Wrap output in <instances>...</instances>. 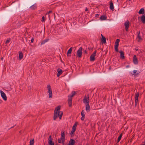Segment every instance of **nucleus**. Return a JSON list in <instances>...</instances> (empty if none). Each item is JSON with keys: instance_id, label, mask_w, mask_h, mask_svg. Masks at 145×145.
I'll use <instances>...</instances> for the list:
<instances>
[{"instance_id": "nucleus-1", "label": "nucleus", "mask_w": 145, "mask_h": 145, "mask_svg": "<svg viewBox=\"0 0 145 145\" xmlns=\"http://www.w3.org/2000/svg\"><path fill=\"white\" fill-rule=\"evenodd\" d=\"M60 106H58L56 108L54 113V120H55L58 116L59 117L60 119H61L63 112L62 111H60Z\"/></svg>"}, {"instance_id": "nucleus-2", "label": "nucleus", "mask_w": 145, "mask_h": 145, "mask_svg": "<svg viewBox=\"0 0 145 145\" xmlns=\"http://www.w3.org/2000/svg\"><path fill=\"white\" fill-rule=\"evenodd\" d=\"M76 93L74 91H72L71 94L68 96V104L69 107H71L72 105V97H73L75 94Z\"/></svg>"}, {"instance_id": "nucleus-3", "label": "nucleus", "mask_w": 145, "mask_h": 145, "mask_svg": "<svg viewBox=\"0 0 145 145\" xmlns=\"http://www.w3.org/2000/svg\"><path fill=\"white\" fill-rule=\"evenodd\" d=\"M47 89L48 90V93L49 94V98H52V89L50 85H48L47 86Z\"/></svg>"}, {"instance_id": "nucleus-4", "label": "nucleus", "mask_w": 145, "mask_h": 145, "mask_svg": "<svg viewBox=\"0 0 145 145\" xmlns=\"http://www.w3.org/2000/svg\"><path fill=\"white\" fill-rule=\"evenodd\" d=\"M82 47H80L77 52V56L79 57L80 58L82 57Z\"/></svg>"}, {"instance_id": "nucleus-5", "label": "nucleus", "mask_w": 145, "mask_h": 145, "mask_svg": "<svg viewBox=\"0 0 145 145\" xmlns=\"http://www.w3.org/2000/svg\"><path fill=\"white\" fill-rule=\"evenodd\" d=\"M97 51L95 50L93 53L91 55L90 57V60L91 61H93L95 60V57L96 56Z\"/></svg>"}, {"instance_id": "nucleus-6", "label": "nucleus", "mask_w": 145, "mask_h": 145, "mask_svg": "<svg viewBox=\"0 0 145 145\" xmlns=\"http://www.w3.org/2000/svg\"><path fill=\"white\" fill-rule=\"evenodd\" d=\"M89 95H87V96L85 95L83 100V102L84 103H87V102L89 103Z\"/></svg>"}, {"instance_id": "nucleus-7", "label": "nucleus", "mask_w": 145, "mask_h": 145, "mask_svg": "<svg viewBox=\"0 0 145 145\" xmlns=\"http://www.w3.org/2000/svg\"><path fill=\"white\" fill-rule=\"evenodd\" d=\"M77 125V122H76L74 125L73 126L72 131H71V134H73L74 133L76 129V127Z\"/></svg>"}, {"instance_id": "nucleus-8", "label": "nucleus", "mask_w": 145, "mask_h": 145, "mask_svg": "<svg viewBox=\"0 0 145 145\" xmlns=\"http://www.w3.org/2000/svg\"><path fill=\"white\" fill-rule=\"evenodd\" d=\"M139 95V93L138 92L136 93L135 94V106H136L138 102V98Z\"/></svg>"}, {"instance_id": "nucleus-9", "label": "nucleus", "mask_w": 145, "mask_h": 145, "mask_svg": "<svg viewBox=\"0 0 145 145\" xmlns=\"http://www.w3.org/2000/svg\"><path fill=\"white\" fill-rule=\"evenodd\" d=\"M129 22L128 20L126 21L124 23V26L126 31H127L129 27Z\"/></svg>"}, {"instance_id": "nucleus-10", "label": "nucleus", "mask_w": 145, "mask_h": 145, "mask_svg": "<svg viewBox=\"0 0 145 145\" xmlns=\"http://www.w3.org/2000/svg\"><path fill=\"white\" fill-rule=\"evenodd\" d=\"M0 93L2 98L5 101H6L7 100V97L5 93L1 90L0 91Z\"/></svg>"}, {"instance_id": "nucleus-11", "label": "nucleus", "mask_w": 145, "mask_h": 145, "mask_svg": "<svg viewBox=\"0 0 145 145\" xmlns=\"http://www.w3.org/2000/svg\"><path fill=\"white\" fill-rule=\"evenodd\" d=\"M48 144L49 145H54V143L52 140V136L50 135L48 138Z\"/></svg>"}, {"instance_id": "nucleus-12", "label": "nucleus", "mask_w": 145, "mask_h": 145, "mask_svg": "<svg viewBox=\"0 0 145 145\" xmlns=\"http://www.w3.org/2000/svg\"><path fill=\"white\" fill-rule=\"evenodd\" d=\"M86 110L87 112H88L90 110V107L88 103H86Z\"/></svg>"}, {"instance_id": "nucleus-13", "label": "nucleus", "mask_w": 145, "mask_h": 145, "mask_svg": "<svg viewBox=\"0 0 145 145\" xmlns=\"http://www.w3.org/2000/svg\"><path fill=\"white\" fill-rule=\"evenodd\" d=\"M133 63L135 64H137L138 63V60L137 57L135 55L133 57Z\"/></svg>"}, {"instance_id": "nucleus-14", "label": "nucleus", "mask_w": 145, "mask_h": 145, "mask_svg": "<svg viewBox=\"0 0 145 145\" xmlns=\"http://www.w3.org/2000/svg\"><path fill=\"white\" fill-rule=\"evenodd\" d=\"M61 139H62L63 142L65 141V133L64 132L61 131Z\"/></svg>"}, {"instance_id": "nucleus-15", "label": "nucleus", "mask_w": 145, "mask_h": 145, "mask_svg": "<svg viewBox=\"0 0 145 145\" xmlns=\"http://www.w3.org/2000/svg\"><path fill=\"white\" fill-rule=\"evenodd\" d=\"M110 9L112 11H113L114 10L113 3L112 1H110Z\"/></svg>"}, {"instance_id": "nucleus-16", "label": "nucleus", "mask_w": 145, "mask_h": 145, "mask_svg": "<svg viewBox=\"0 0 145 145\" xmlns=\"http://www.w3.org/2000/svg\"><path fill=\"white\" fill-rule=\"evenodd\" d=\"M37 8V4L36 3L34 4L30 7L31 9L33 10L36 9Z\"/></svg>"}, {"instance_id": "nucleus-17", "label": "nucleus", "mask_w": 145, "mask_h": 145, "mask_svg": "<svg viewBox=\"0 0 145 145\" xmlns=\"http://www.w3.org/2000/svg\"><path fill=\"white\" fill-rule=\"evenodd\" d=\"M119 52L120 54V58L122 59H124L125 57L124 56V52L121 50Z\"/></svg>"}, {"instance_id": "nucleus-18", "label": "nucleus", "mask_w": 145, "mask_h": 145, "mask_svg": "<svg viewBox=\"0 0 145 145\" xmlns=\"http://www.w3.org/2000/svg\"><path fill=\"white\" fill-rule=\"evenodd\" d=\"M144 11L145 10L144 9L142 8L140 9L138 13L139 14H144Z\"/></svg>"}, {"instance_id": "nucleus-19", "label": "nucleus", "mask_w": 145, "mask_h": 145, "mask_svg": "<svg viewBox=\"0 0 145 145\" xmlns=\"http://www.w3.org/2000/svg\"><path fill=\"white\" fill-rule=\"evenodd\" d=\"M58 72L57 74V76L59 77L60 75L62 73V71L61 69H59L57 70Z\"/></svg>"}, {"instance_id": "nucleus-20", "label": "nucleus", "mask_w": 145, "mask_h": 145, "mask_svg": "<svg viewBox=\"0 0 145 145\" xmlns=\"http://www.w3.org/2000/svg\"><path fill=\"white\" fill-rule=\"evenodd\" d=\"M19 60H20L23 58L22 53L21 52H20L19 53Z\"/></svg>"}, {"instance_id": "nucleus-21", "label": "nucleus", "mask_w": 145, "mask_h": 145, "mask_svg": "<svg viewBox=\"0 0 145 145\" xmlns=\"http://www.w3.org/2000/svg\"><path fill=\"white\" fill-rule=\"evenodd\" d=\"M141 20L143 23H145V15H143L141 16Z\"/></svg>"}, {"instance_id": "nucleus-22", "label": "nucleus", "mask_w": 145, "mask_h": 145, "mask_svg": "<svg viewBox=\"0 0 145 145\" xmlns=\"http://www.w3.org/2000/svg\"><path fill=\"white\" fill-rule=\"evenodd\" d=\"M72 47H71L69 49V50H68L67 52V56H70L69 55V54H71V52H72Z\"/></svg>"}, {"instance_id": "nucleus-23", "label": "nucleus", "mask_w": 145, "mask_h": 145, "mask_svg": "<svg viewBox=\"0 0 145 145\" xmlns=\"http://www.w3.org/2000/svg\"><path fill=\"white\" fill-rule=\"evenodd\" d=\"M75 142V141L73 139H71L69 142V143L71 145H74Z\"/></svg>"}, {"instance_id": "nucleus-24", "label": "nucleus", "mask_w": 145, "mask_h": 145, "mask_svg": "<svg viewBox=\"0 0 145 145\" xmlns=\"http://www.w3.org/2000/svg\"><path fill=\"white\" fill-rule=\"evenodd\" d=\"M106 18L107 17L105 15H102L100 18V19L102 20H106Z\"/></svg>"}, {"instance_id": "nucleus-25", "label": "nucleus", "mask_w": 145, "mask_h": 145, "mask_svg": "<svg viewBox=\"0 0 145 145\" xmlns=\"http://www.w3.org/2000/svg\"><path fill=\"white\" fill-rule=\"evenodd\" d=\"M49 40V39H47L42 40L41 42V45H42L44 44L46 42H48Z\"/></svg>"}, {"instance_id": "nucleus-26", "label": "nucleus", "mask_w": 145, "mask_h": 145, "mask_svg": "<svg viewBox=\"0 0 145 145\" xmlns=\"http://www.w3.org/2000/svg\"><path fill=\"white\" fill-rule=\"evenodd\" d=\"M101 42L102 43H103L105 44L106 42V39L105 37H103L102 39L101 40Z\"/></svg>"}, {"instance_id": "nucleus-27", "label": "nucleus", "mask_w": 145, "mask_h": 145, "mask_svg": "<svg viewBox=\"0 0 145 145\" xmlns=\"http://www.w3.org/2000/svg\"><path fill=\"white\" fill-rule=\"evenodd\" d=\"M140 32L139 31L138 33V34L137 37L138 39V41L139 42L140 40H142V38L140 37Z\"/></svg>"}, {"instance_id": "nucleus-28", "label": "nucleus", "mask_w": 145, "mask_h": 145, "mask_svg": "<svg viewBox=\"0 0 145 145\" xmlns=\"http://www.w3.org/2000/svg\"><path fill=\"white\" fill-rule=\"evenodd\" d=\"M34 139H33V140L30 141L29 145H34Z\"/></svg>"}, {"instance_id": "nucleus-29", "label": "nucleus", "mask_w": 145, "mask_h": 145, "mask_svg": "<svg viewBox=\"0 0 145 145\" xmlns=\"http://www.w3.org/2000/svg\"><path fill=\"white\" fill-rule=\"evenodd\" d=\"M122 136V134H121L118 137V142H119L121 140Z\"/></svg>"}, {"instance_id": "nucleus-30", "label": "nucleus", "mask_w": 145, "mask_h": 145, "mask_svg": "<svg viewBox=\"0 0 145 145\" xmlns=\"http://www.w3.org/2000/svg\"><path fill=\"white\" fill-rule=\"evenodd\" d=\"M61 143L63 144H64V142H63L62 139H61V138H59L58 139V141L59 143H60L61 142Z\"/></svg>"}, {"instance_id": "nucleus-31", "label": "nucleus", "mask_w": 145, "mask_h": 145, "mask_svg": "<svg viewBox=\"0 0 145 145\" xmlns=\"http://www.w3.org/2000/svg\"><path fill=\"white\" fill-rule=\"evenodd\" d=\"M10 41V38L8 39L5 42V44H7Z\"/></svg>"}, {"instance_id": "nucleus-32", "label": "nucleus", "mask_w": 145, "mask_h": 145, "mask_svg": "<svg viewBox=\"0 0 145 145\" xmlns=\"http://www.w3.org/2000/svg\"><path fill=\"white\" fill-rule=\"evenodd\" d=\"M81 115L82 116H85L84 112L83 110L81 112Z\"/></svg>"}, {"instance_id": "nucleus-33", "label": "nucleus", "mask_w": 145, "mask_h": 145, "mask_svg": "<svg viewBox=\"0 0 145 145\" xmlns=\"http://www.w3.org/2000/svg\"><path fill=\"white\" fill-rule=\"evenodd\" d=\"M118 47L117 46H115V51L116 52H118Z\"/></svg>"}, {"instance_id": "nucleus-34", "label": "nucleus", "mask_w": 145, "mask_h": 145, "mask_svg": "<svg viewBox=\"0 0 145 145\" xmlns=\"http://www.w3.org/2000/svg\"><path fill=\"white\" fill-rule=\"evenodd\" d=\"M137 72V71L136 70H134V71H133V73H133L132 74V75L134 74H135L136 75H137L138 74L136 73Z\"/></svg>"}, {"instance_id": "nucleus-35", "label": "nucleus", "mask_w": 145, "mask_h": 145, "mask_svg": "<svg viewBox=\"0 0 145 145\" xmlns=\"http://www.w3.org/2000/svg\"><path fill=\"white\" fill-rule=\"evenodd\" d=\"M120 40L118 39L116 40L115 42L119 43V42H120Z\"/></svg>"}, {"instance_id": "nucleus-36", "label": "nucleus", "mask_w": 145, "mask_h": 145, "mask_svg": "<svg viewBox=\"0 0 145 145\" xmlns=\"http://www.w3.org/2000/svg\"><path fill=\"white\" fill-rule=\"evenodd\" d=\"M42 22H44L45 21V19L44 18V16L42 17Z\"/></svg>"}, {"instance_id": "nucleus-37", "label": "nucleus", "mask_w": 145, "mask_h": 145, "mask_svg": "<svg viewBox=\"0 0 145 145\" xmlns=\"http://www.w3.org/2000/svg\"><path fill=\"white\" fill-rule=\"evenodd\" d=\"M118 46H119V43L115 42V46H117L118 47Z\"/></svg>"}, {"instance_id": "nucleus-38", "label": "nucleus", "mask_w": 145, "mask_h": 145, "mask_svg": "<svg viewBox=\"0 0 145 145\" xmlns=\"http://www.w3.org/2000/svg\"><path fill=\"white\" fill-rule=\"evenodd\" d=\"M85 118V116H82L81 118V119L82 120H84V119Z\"/></svg>"}, {"instance_id": "nucleus-39", "label": "nucleus", "mask_w": 145, "mask_h": 145, "mask_svg": "<svg viewBox=\"0 0 145 145\" xmlns=\"http://www.w3.org/2000/svg\"><path fill=\"white\" fill-rule=\"evenodd\" d=\"M34 39L33 38L31 40V43H33L34 41Z\"/></svg>"}, {"instance_id": "nucleus-40", "label": "nucleus", "mask_w": 145, "mask_h": 145, "mask_svg": "<svg viewBox=\"0 0 145 145\" xmlns=\"http://www.w3.org/2000/svg\"><path fill=\"white\" fill-rule=\"evenodd\" d=\"M52 12V11H50L48 12V14H50V13H51Z\"/></svg>"}, {"instance_id": "nucleus-41", "label": "nucleus", "mask_w": 145, "mask_h": 145, "mask_svg": "<svg viewBox=\"0 0 145 145\" xmlns=\"http://www.w3.org/2000/svg\"><path fill=\"white\" fill-rule=\"evenodd\" d=\"M88 9L87 8H86L85 9V11H88Z\"/></svg>"}, {"instance_id": "nucleus-42", "label": "nucleus", "mask_w": 145, "mask_h": 145, "mask_svg": "<svg viewBox=\"0 0 145 145\" xmlns=\"http://www.w3.org/2000/svg\"><path fill=\"white\" fill-rule=\"evenodd\" d=\"M101 36H102V38H103V37H105L102 34H101Z\"/></svg>"}, {"instance_id": "nucleus-43", "label": "nucleus", "mask_w": 145, "mask_h": 145, "mask_svg": "<svg viewBox=\"0 0 145 145\" xmlns=\"http://www.w3.org/2000/svg\"><path fill=\"white\" fill-rule=\"evenodd\" d=\"M99 16V15L98 14H96V16Z\"/></svg>"}, {"instance_id": "nucleus-44", "label": "nucleus", "mask_w": 145, "mask_h": 145, "mask_svg": "<svg viewBox=\"0 0 145 145\" xmlns=\"http://www.w3.org/2000/svg\"><path fill=\"white\" fill-rule=\"evenodd\" d=\"M3 57H2L1 58V59L2 60H3Z\"/></svg>"}, {"instance_id": "nucleus-45", "label": "nucleus", "mask_w": 145, "mask_h": 145, "mask_svg": "<svg viewBox=\"0 0 145 145\" xmlns=\"http://www.w3.org/2000/svg\"><path fill=\"white\" fill-rule=\"evenodd\" d=\"M135 50L136 51H137L138 50V49H136Z\"/></svg>"}, {"instance_id": "nucleus-46", "label": "nucleus", "mask_w": 145, "mask_h": 145, "mask_svg": "<svg viewBox=\"0 0 145 145\" xmlns=\"http://www.w3.org/2000/svg\"><path fill=\"white\" fill-rule=\"evenodd\" d=\"M142 145H145V144H143Z\"/></svg>"}, {"instance_id": "nucleus-47", "label": "nucleus", "mask_w": 145, "mask_h": 145, "mask_svg": "<svg viewBox=\"0 0 145 145\" xmlns=\"http://www.w3.org/2000/svg\"><path fill=\"white\" fill-rule=\"evenodd\" d=\"M85 52H86V50L85 51Z\"/></svg>"}, {"instance_id": "nucleus-48", "label": "nucleus", "mask_w": 145, "mask_h": 145, "mask_svg": "<svg viewBox=\"0 0 145 145\" xmlns=\"http://www.w3.org/2000/svg\"><path fill=\"white\" fill-rule=\"evenodd\" d=\"M85 52H86V50L85 51Z\"/></svg>"}, {"instance_id": "nucleus-49", "label": "nucleus", "mask_w": 145, "mask_h": 145, "mask_svg": "<svg viewBox=\"0 0 145 145\" xmlns=\"http://www.w3.org/2000/svg\"><path fill=\"white\" fill-rule=\"evenodd\" d=\"M118 0H117V1H118Z\"/></svg>"}, {"instance_id": "nucleus-50", "label": "nucleus", "mask_w": 145, "mask_h": 145, "mask_svg": "<svg viewBox=\"0 0 145 145\" xmlns=\"http://www.w3.org/2000/svg\"><path fill=\"white\" fill-rule=\"evenodd\" d=\"M1 103L0 102V103Z\"/></svg>"}]
</instances>
